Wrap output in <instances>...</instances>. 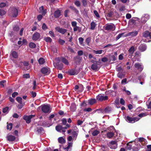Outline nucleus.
Masks as SVG:
<instances>
[{
    "instance_id": "nucleus-1",
    "label": "nucleus",
    "mask_w": 151,
    "mask_h": 151,
    "mask_svg": "<svg viewBox=\"0 0 151 151\" xmlns=\"http://www.w3.org/2000/svg\"><path fill=\"white\" fill-rule=\"evenodd\" d=\"M42 111L45 113H49L50 112L51 108L49 105H43L41 106Z\"/></svg>"
},
{
    "instance_id": "nucleus-2",
    "label": "nucleus",
    "mask_w": 151,
    "mask_h": 151,
    "mask_svg": "<svg viewBox=\"0 0 151 151\" xmlns=\"http://www.w3.org/2000/svg\"><path fill=\"white\" fill-rule=\"evenodd\" d=\"M115 28L114 25L112 23L107 24L105 25V29L107 31H114Z\"/></svg>"
},
{
    "instance_id": "nucleus-3",
    "label": "nucleus",
    "mask_w": 151,
    "mask_h": 151,
    "mask_svg": "<svg viewBox=\"0 0 151 151\" xmlns=\"http://www.w3.org/2000/svg\"><path fill=\"white\" fill-rule=\"evenodd\" d=\"M73 139L71 136H69L67 138V140L68 142H68V146L67 147L64 148V149L68 150V149H69L70 147H71L72 146L73 143L72 142L73 141Z\"/></svg>"
},
{
    "instance_id": "nucleus-4",
    "label": "nucleus",
    "mask_w": 151,
    "mask_h": 151,
    "mask_svg": "<svg viewBox=\"0 0 151 151\" xmlns=\"http://www.w3.org/2000/svg\"><path fill=\"white\" fill-rule=\"evenodd\" d=\"M41 72L44 75H47L50 73V70L49 68L45 67L41 68Z\"/></svg>"
},
{
    "instance_id": "nucleus-5",
    "label": "nucleus",
    "mask_w": 151,
    "mask_h": 151,
    "mask_svg": "<svg viewBox=\"0 0 151 151\" xmlns=\"http://www.w3.org/2000/svg\"><path fill=\"white\" fill-rule=\"evenodd\" d=\"M139 119V118L137 117H132L127 116L126 117V120L129 122L133 123L138 121Z\"/></svg>"
},
{
    "instance_id": "nucleus-6",
    "label": "nucleus",
    "mask_w": 151,
    "mask_h": 151,
    "mask_svg": "<svg viewBox=\"0 0 151 151\" xmlns=\"http://www.w3.org/2000/svg\"><path fill=\"white\" fill-rule=\"evenodd\" d=\"M117 145L116 141H111L109 142V146L111 148L115 149L117 148Z\"/></svg>"
},
{
    "instance_id": "nucleus-7",
    "label": "nucleus",
    "mask_w": 151,
    "mask_h": 151,
    "mask_svg": "<svg viewBox=\"0 0 151 151\" xmlns=\"http://www.w3.org/2000/svg\"><path fill=\"white\" fill-rule=\"evenodd\" d=\"M55 129L58 132H65V129H67V127H63L61 125H58L56 127Z\"/></svg>"
},
{
    "instance_id": "nucleus-8",
    "label": "nucleus",
    "mask_w": 151,
    "mask_h": 151,
    "mask_svg": "<svg viewBox=\"0 0 151 151\" xmlns=\"http://www.w3.org/2000/svg\"><path fill=\"white\" fill-rule=\"evenodd\" d=\"M35 116V115H31L29 116H24L23 117V119L26 121L27 123H29L31 122V119Z\"/></svg>"
},
{
    "instance_id": "nucleus-9",
    "label": "nucleus",
    "mask_w": 151,
    "mask_h": 151,
    "mask_svg": "<svg viewBox=\"0 0 151 151\" xmlns=\"http://www.w3.org/2000/svg\"><path fill=\"white\" fill-rule=\"evenodd\" d=\"M55 29L58 32L62 34H64L67 31V30L66 29L58 27H56L55 28Z\"/></svg>"
},
{
    "instance_id": "nucleus-10",
    "label": "nucleus",
    "mask_w": 151,
    "mask_h": 151,
    "mask_svg": "<svg viewBox=\"0 0 151 151\" xmlns=\"http://www.w3.org/2000/svg\"><path fill=\"white\" fill-rule=\"evenodd\" d=\"M68 72L71 75H74L77 74L79 73V71L76 69H73L69 70Z\"/></svg>"
},
{
    "instance_id": "nucleus-11",
    "label": "nucleus",
    "mask_w": 151,
    "mask_h": 151,
    "mask_svg": "<svg viewBox=\"0 0 151 151\" xmlns=\"http://www.w3.org/2000/svg\"><path fill=\"white\" fill-rule=\"evenodd\" d=\"M11 15L13 17H16L18 14V11L16 8H13L11 10Z\"/></svg>"
},
{
    "instance_id": "nucleus-12",
    "label": "nucleus",
    "mask_w": 151,
    "mask_h": 151,
    "mask_svg": "<svg viewBox=\"0 0 151 151\" xmlns=\"http://www.w3.org/2000/svg\"><path fill=\"white\" fill-rule=\"evenodd\" d=\"M146 49L147 46L145 44H142L138 47L139 50L142 52L145 51Z\"/></svg>"
},
{
    "instance_id": "nucleus-13",
    "label": "nucleus",
    "mask_w": 151,
    "mask_h": 151,
    "mask_svg": "<svg viewBox=\"0 0 151 151\" xmlns=\"http://www.w3.org/2000/svg\"><path fill=\"white\" fill-rule=\"evenodd\" d=\"M40 37V33L38 32H36L33 34L32 38L34 40H37L39 39Z\"/></svg>"
},
{
    "instance_id": "nucleus-14",
    "label": "nucleus",
    "mask_w": 151,
    "mask_h": 151,
    "mask_svg": "<svg viewBox=\"0 0 151 151\" xmlns=\"http://www.w3.org/2000/svg\"><path fill=\"white\" fill-rule=\"evenodd\" d=\"M143 35L145 38L149 37V38L151 39V32L150 33L148 31H145L143 33Z\"/></svg>"
},
{
    "instance_id": "nucleus-15",
    "label": "nucleus",
    "mask_w": 151,
    "mask_h": 151,
    "mask_svg": "<svg viewBox=\"0 0 151 151\" xmlns=\"http://www.w3.org/2000/svg\"><path fill=\"white\" fill-rule=\"evenodd\" d=\"M134 66L135 68L140 71H142L143 69V68L142 65L139 63H135L134 64Z\"/></svg>"
},
{
    "instance_id": "nucleus-16",
    "label": "nucleus",
    "mask_w": 151,
    "mask_h": 151,
    "mask_svg": "<svg viewBox=\"0 0 151 151\" xmlns=\"http://www.w3.org/2000/svg\"><path fill=\"white\" fill-rule=\"evenodd\" d=\"M97 99L99 101H102L104 100V94H100L96 96Z\"/></svg>"
},
{
    "instance_id": "nucleus-17",
    "label": "nucleus",
    "mask_w": 151,
    "mask_h": 151,
    "mask_svg": "<svg viewBox=\"0 0 151 151\" xmlns=\"http://www.w3.org/2000/svg\"><path fill=\"white\" fill-rule=\"evenodd\" d=\"M138 32L137 31H133L127 33V36H132L133 37L136 36L138 34Z\"/></svg>"
},
{
    "instance_id": "nucleus-18",
    "label": "nucleus",
    "mask_w": 151,
    "mask_h": 151,
    "mask_svg": "<svg viewBox=\"0 0 151 151\" xmlns=\"http://www.w3.org/2000/svg\"><path fill=\"white\" fill-rule=\"evenodd\" d=\"M89 132H92V134L93 136H96L99 133V132L98 130H93V128H92Z\"/></svg>"
},
{
    "instance_id": "nucleus-19",
    "label": "nucleus",
    "mask_w": 151,
    "mask_h": 151,
    "mask_svg": "<svg viewBox=\"0 0 151 151\" xmlns=\"http://www.w3.org/2000/svg\"><path fill=\"white\" fill-rule=\"evenodd\" d=\"M7 140L10 141H13L15 139V137L12 135H9L7 137Z\"/></svg>"
},
{
    "instance_id": "nucleus-20",
    "label": "nucleus",
    "mask_w": 151,
    "mask_h": 151,
    "mask_svg": "<svg viewBox=\"0 0 151 151\" xmlns=\"http://www.w3.org/2000/svg\"><path fill=\"white\" fill-rule=\"evenodd\" d=\"M76 109V105L74 103H72L71 104L70 107V110L73 112L75 111Z\"/></svg>"
},
{
    "instance_id": "nucleus-21",
    "label": "nucleus",
    "mask_w": 151,
    "mask_h": 151,
    "mask_svg": "<svg viewBox=\"0 0 151 151\" xmlns=\"http://www.w3.org/2000/svg\"><path fill=\"white\" fill-rule=\"evenodd\" d=\"M58 140L59 142L61 144H64L65 142V140L63 137H59L58 139Z\"/></svg>"
},
{
    "instance_id": "nucleus-22",
    "label": "nucleus",
    "mask_w": 151,
    "mask_h": 151,
    "mask_svg": "<svg viewBox=\"0 0 151 151\" xmlns=\"http://www.w3.org/2000/svg\"><path fill=\"white\" fill-rule=\"evenodd\" d=\"M61 15V12L59 10L55 11L54 13V16L56 18L59 17Z\"/></svg>"
},
{
    "instance_id": "nucleus-23",
    "label": "nucleus",
    "mask_w": 151,
    "mask_h": 151,
    "mask_svg": "<svg viewBox=\"0 0 151 151\" xmlns=\"http://www.w3.org/2000/svg\"><path fill=\"white\" fill-rule=\"evenodd\" d=\"M39 12L42 13L43 15H45L46 13V10H44L43 7L41 6L39 8Z\"/></svg>"
},
{
    "instance_id": "nucleus-24",
    "label": "nucleus",
    "mask_w": 151,
    "mask_h": 151,
    "mask_svg": "<svg viewBox=\"0 0 151 151\" xmlns=\"http://www.w3.org/2000/svg\"><path fill=\"white\" fill-rule=\"evenodd\" d=\"M148 19V16H147V17H142L141 19V22L142 23L144 24L147 21Z\"/></svg>"
},
{
    "instance_id": "nucleus-25",
    "label": "nucleus",
    "mask_w": 151,
    "mask_h": 151,
    "mask_svg": "<svg viewBox=\"0 0 151 151\" xmlns=\"http://www.w3.org/2000/svg\"><path fill=\"white\" fill-rule=\"evenodd\" d=\"M96 102L95 99H91L88 100V103L90 105H92Z\"/></svg>"
},
{
    "instance_id": "nucleus-26",
    "label": "nucleus",
    "mask_w": 151,
    "mask_h": 151,
    "mask_svg": "<svg viewBox=\"0 0 151 151\" xmlns=\"http://www.w3.org/2000/svg\"><path fill=\"white\" fill-rule=\"evenodd\" d=\"M97 64L96 63V64H92L91 67V68L93 70H98L99 68Z\"/></svg>"
},
{
    "instance_id": "nucleus-27",
    "label": "nucleus",
    "mask_w": 151,
    "mask_h": 151,
    "mask_svg": "<svg viewBox=\"0 0 151 151\" xmlns=\"http://www.w3.org/2000/svg\"><path fill=\"white\" fill-rule=\"evenodd\" d=\"M131 55L133 54L135 51L134 47L133 46H131L128 50Z\"/></svg>"
},
{
    "instance_id": "nucleus-28",
    "label": "nucleus",
    "mask_w": 151,
    "mask_h": 151,
    "mask_svg": "<svg viewBox=\"0 0 151 151\" xmlns=\"http://www.w3.org/2000/svg\"><path fill=\"white\" fill-rule=\"evenodd\" d=\"M11 54L12 57L14 58H16L18 57V55L17 53L15 51H12L11 52Z\"/></svg>"
},
{
    "instance_id": "nucleus-29",
    "label": "nucleus",
    "mask_w": 151,
    "mask_h": 151,
    "mask_svg": "<svg viewBox=\"0 0 151 151\" xmlns=\"http://www.w3.org/2000/svg\"><path fill=\"white\" fill-rule=\"evenodd\" d=\"M111 107L108 106L104 109V112L109 113L111 111Z\"/></svg>"
},
{
    "instance_id": "nucleus-30",
    "label": "nucleus",
    "mask_w": 151,
    "mask_h": 151,
    "mask_svg": "<svg viewBox=\"0 0 151 151\" xmlns=\"http://www.w3.org/2000/svg\"><path fill=\"white\" fill-rule=\"evenodd\" d=\"M114 133L112 132H108L107 134V137L109 138H111L112 137L114 136Z\"/></svg>"
},
{
    "instance_id": "nucleus-31",
    "label": "nucleus",
    "mask_w": 151,
    "mask_h": 151,
    "mask_svg": "<svg viewBox=\"0 0 151 151\" xmlns=\"http://www.w3.org/2000/svg\"><path fill=\"white\" fill-rule=\"evenodd\" d=\"M72 135L73 136V138L75 139H76V138L78 136V133L76 131H73L72 132Z\"/></svg>"
},
{
    "instance_id": "nucleus-32",
    "label": "nucleus",
    "mask_w": 151,
    "mask_h": 151,
    "mask_svg": "<svg viewBox=\"0 0 151 151\" xmlns=\"http://www.w3.org/2000/svg\"><path fill=\"white\" fill-rule=\"evenodd\" d=\"M38 62L40 64H42L45 62V60L42 58H40L38 60Z\"/></svg>"
},
{
    "instance_id": "nucleus-33",
    "label": "nucleus",
    "mask_w": 151,
    "mask_h": 151,
    "mask_svg": "<svg viewBox=\"0 0 151 151\" xmlns=\"http://www.w3.org/2000/svg\"><path fill=\"white\" fill-rule=\"evenodd\" d=\"M103 50H93V52L96 54H101L102 53Z\"/></svg>"
},
{
    "instance_id": "nucleus-34",
    "label": "nucleus",
    "mask_w": 151,
    "mask_h": 151,
    "mask_svg": "<svg viewBox=\"0 0 151 151\" xmlns=\"http://www.w3.org/2000/svg\"><path fill=\"white\" fill-rule=\"evenodd\" d=\"M112 12H110L108 13H106L105 15V16L106 17V18L107 20H108V19L107 18V17L111 18L112 17Z\"/></svg>"
},
{
    "instance_id": "nucleus-35",
    "label": "nucleus",
    "mask_w": 151,
    "mask_h": 151,
    "mask_svg": "<svg viewBox=\"0 0 151 151\" xmlns=\"http://www.w3.org/2000/svg\"><path fill=\"white\" fill-rule=\"evenodd\" d=\"M29 46L30 47L32 48H34L36 47V45L34 43L31 42L29 43Z\"/></svg>"
},
{
    "instance_id": "nucleus-36",
    "label": "nucleus",
    "mask_w": 151,
    "mask_h": 151,
    "mask_svg": "<svg viewBox=\"0 0 151 151\" xmlns=\"http://www.w3.org/2000/svg\"><path fill=\"white\" fill-rule=\"evenodd\" d=\"M138 20H136L134 19H133V18L132 19L130 20V22L131 23H132V24H134V25H137L136 24L138 22Z\"/></svg>"
},
{
    "instance_id": "nucleus-37",
    "label": "nucleus",
    "mask_w": 151,
    "mask_h": 151,
    "mask_svg": "<svg viewBox=\"0 0 151 151\" xmlns=\"http://www.w3.org/2000/svg\"><path fill=\"white\" fill-rule=\"evenodd\" d=\"M44 40L47 42H51L52 41V39L49 37H44Z\"/></svg>"
},
{
    "instance_id": "nucleus-38",
    "label": "nucleus",
    "mask_w": 151,
    "mask_h": 151,
    "mask_svg": "<svg viewBox=\"0 0 151 151\" xmlns=\"http://www.w3.org/2000/svg\"><path fill=\"white\" fill-rule=\"evenodd\" d=\"M62 61L66 65H68V60L65 58H62Z\"/></svg>"
},
{
    "instance_id": "nucleus-39",
    "label": "nucleus",
    "mask_w": 151,
    "mask_h": 151,
    "mask_svg": "<svg viewBox=\"0 0 151 151\" xmlns=\"http://www.w3.org/2000/svg\"><path fill=\"white\" fill-rule=\"evenodd\" d=\"M16 100L20 104H22V98L21 97H18L16 99Z\"/></svg>"
},
{
    "instance_id": "nucleus-40",
    "label": "nucleus",
    "mask_w": 151,
    "mask_h": 151,
    "mask_svg": "<svg viewBox=\"0 0 151 151\" xmlns=\"http://www.w3.org/2000/svg\"><path fill=\"white\" fill-rule=\"evenodd\" d=\"M6 13V12L5 10L0 9V16H2Z\"/></svg>"
},
{
    "instance_id": "nucleus-41",
    "label": "nucleus",
    "mask_w": 151,
    "mask_h": 151,
    "mask_svg": "<svg viewBox=\"0 0 151 151\" xmlns=\"http://www.w3.org/2000/svg\"><path fill=\"white\" fill-rule=\"evenodd\" d=\"M91 29L93 30L95 27L96 25L95 22H92L91 24Z\"/></svg>"
},
{
    "instance_id": "nucleus-42",
    "label": "nucleus",
    "mask_w": 151,
    "mask_h": 151,
    "mask_svg": "<svg viewBox=\"0 0 151 151\" xmlns=\"http://www.w3.org/2000/svg\"><path fill=\"white\" fill-rule=\"evenodd\" d=\"M12 127V123H10L9 124L7 125V129L11 130Z\"/></svg>"
},
{
    "instance_id": "nucleus-43",
    "label": "nucleus",
    "mask_w": 151,
    "mask_h": 151,
    "mask_svg": "<svg viewBox=\"0 0 151 151\" xmlns=\"http://www.w3.org/2000/svg\"><path fill=\"white\" fill-rule=\"evenodd\" d=\"M132 145H131L127 143L126 147V149L127 150H130L132 149Z\"/></svg>"
},
{
    "instance_id": "nucleus-44",
    "label": "nucleus",
    "mask_w": 151,
    "mask_h": 151,
    "mask_svg": "<svg viewBox=\"0 0 151 151\" xmlns=\"http://www.w3.org/2000/svg\"><path fill=\"white\" fill-rule=\"evenodd\" d=\"M74 4L78 7H80L81 6V2L77 0L75 2Z\"/></svg>"
},
{
    "instance_id": "nucleus-45",
    "label": "nucleus",
    "mask_w": 151,
    "mask_h": 151,
    "mask_svg": "<svg viewBox=\"0 0 151 151\" xmlns=\"http://www.w3.org/2000/svg\"><path fill=\"white\" fill-rule=\"evenodd\" d=\"M83 5L84 6H86L87 5V0H82Z\"/></svg>"
},
{
    "instance_id": "nucleus-46",
    "label": "nucleus",
    "mask_w": 151,
    "mask_h": 151,
    "mask_svg": "<svg viewBox=\"0 0 151 151\" xmlns=\"http://www.w3.org/2000/svg\"><path fill=\"white\" fill-rule=\"evenodd\" d=\"M97 111V112L99 113H102L103 112V110L101 109H97L96 110H95L93 112V113H94L96 112Z\"/></svg>"
},
{
    "instance_id": "nucleus-47",
    "label": "nucleus",
    "mask_w": 151,
    "mask_h": 151,
    "mask_svg": "<svg viewBox=\"0 0 151 151\" xmlns=\"http://www.w3.org/2000/svg\"><path fill=\"white\" fill-rule=\"evenodd\" d=\"M58 42L61 45H63L65 43V41L63 40L60 39L59 40Z\"/></svg>"
},
{
    "instance_id": "nucleus-48",
    "label": "nucleus",
    "mask_w": 151,
    "mask_h": 151,
    "mask_svg": "<svg viewBox=\"0 0 151 151\" xmlns=\"http://www.w3.org/2000/svg\"><path fill=\"white\" fill-rule=\"evenodd\" d=\"M120 102L122 105H125V101L123 98L120 99Z\"/></svg>"
},
{
    "instance_id": "nucleus-49",
    "label": "nucleus",
    "mask_w": 151,
    "mask_h": 151,
    "mask_svg": "<svg viewBox=\"0 0 151 151\" xmlns=\"http://www.w3.org/2000/svg\"><path fill=\"white\" fill-rule=\"evenodd\" d=\"M9 108L8 107H6L4 108L3 110V112L4 113L6 114L7 113Z\"/></svg>"
},
{
    "instance_id": "nucleus-50",
    "label": "nucleus",
    "mask_w": 151,
    "mask_h": 151,
    "mask_svg": "<svg viewBox=\"0 0 151 151\" xmlns=\"http://www.w3.org/2000/svg\"><path fill=\"white\" fill-rule=\"evenodd\" d=\"M37 131L39 133H41L43 132V129L41 127H40V128H37Z\"/></svg>"
},
{
    "instance_id": "nucleus-51",
    "label": "nucleus",
    "mask_w": 151,
    "mask_h": 151,
    "mask_svg": "<svg viewBox=\"0 0 151 151\" xmlns=\"http://www.w3.org/2000/svg\"><path fill=\"white\" fill-rule=\"evenodd\" d=\"M52 50L54 52H56L57 51V48L55 46H52Z\"/></svg>"
},
{
    "instance_id": "nucleus-52",
    "label": "nucleus",
    "mask_w": 151,
    "mask_h": 151,
    "mask_svg": "<svg viewBox=\"0 0 151 151\" xmlns=\"http://www.w3.org/2000/svg\"><path fill=\"white\" fill-rule=\"evenodd\" d=\"M147 115V114L146 113H142L139 114L138 116L139 117H142L144 116H145Z\"/></svg>"
},
{
    "instance_id": "nucleus-53",
    "label": "nucleus",
    "mask_w": 151,
    "mask_h": 151,
    "mask_svg": "<svg viewBox=\"0 0 151 151\" xmlns=\"http://www.w3.org/2000/svg\"><path fill=\"white\" fill-rule=\"evenodd\" d=\"M5 81H0V87H4V83L5 82Z\"/></svg>"
},
{
    "instance_id": "nucleus-54",
    "label": "nucleus",
    "mask_w": 151,
    "mask_h": 151,
    "mask_svg": "<svg viewBox=\"0 0 151 151\" xmlns=\"http://www.w3.org/2000/svg\"><path fill=\"white\" fill-rule=\"evenodd\" d=\"M110 60H112L113 61H115L116 60V57L114 55H112L110 56Z\"/></svg>"
},
{
    "instance_id": "nucleus-55",
    "label": "nucleus",
    "mask_w": 151,
    "mask_h": 151,
    "mask_svg": "<svg viewBox=\"0 0 151 151\" xmlns=\"http://www.w3.org/2000/svg\"><path fill=\"white\" fill-rule=\"evenodd\" d=\"M91 38L90 37H88L86 39V42L87 44L88 45H89V43L91 42Z\"/></svg>"
},
{
    "instance_id": "nucleus-56",
    "label": "nucleus",
    "mask_w": 151,
    "mask_h": 151,
    "mask_svg": "<svg viewBox=\"0 0 151 151\" xmlns=\"http://www.w3.org/2000/svg\"><path fill=\"white\" fill-rule=\"evenodd\" d=\"M78 40L80 44L81 45L82 44L83 41V39L82 37H79L78 38Z\"/></svg>"
},
{
    "instance_id": "nucleus-57",
    "label": "nucleus",
    "mask_w": 151,
    "mask_h": 151,
    "mask_svg": "<svg viewBox=\"0 0 151 151\" xmlns=\"http://www.w3.org/2000/svg\"><path fill=\"white\" fill-rule=\"evenodd\" d=\"M94 14L96 16L97 18H99V17H100L99 15V13H98V12H97V11L94 10Z\"/></svg>"
},
{
    "instance_id": "nucleus-58",
    "label": "nucleus",
    "mask_w": 151,
    "mask_h": 151,
    "mask_svg": "<svg viewBox=\"0 0 151 151\" xmlns=\"http://www.w3.org/2000/svg\"><path fill=\"white\" fill-rule=\"evenodd\" d=\"M141 55L140 52L139 51L136 52L135 53V56H137V57L140 56Z\"/></svg>"
},
{
    "instance_id": "nucleus-59",
    "label": "nucleus",
    "mask_w": 151,
    "mask_h": 151,
    "mask_svg": "<svg viewBox=\"0 0 151 151\" xmlns=\"http://www.w3.org/2000/svg\"><path fill=\"white\" fill-rule=\"evenodd\" d=\"M84 111L86 112H90L92 110V109L90 108H88L84 109Z\"/></svg>"
},
{
    "instance_id": "nucleus-60",
    "label": "nucleus",
    "mask_w": 151,
    "mask_h": 151,
    "mask_svg": "<svg viewBox=\"0 0 151 151\" xmlns=\"http://www.w3.org/2000/svg\"><path fill=\"white\" fill-rule=\"evenodd\" d=\"M30 77L29 75L28 74H26L23 75V77L24 78H27Z\"/></svg>"
},
{
    "instance_id": "nucleus-61",
    "label": "nucleus",
    "mask_w": 151,
    "mask_h": 151,
    "mask_svg": "<svg viewBox=\"0 0 151 151\" xmlns=\"http://www.w3.org/2000/svg\"><path fill=\"white\" fill-rule=\"evenodd\" d=\"M49 33L51 37H55V35L54 34L53 32L52 31H49Z\"/></svg>"
},
{
    "instance_id": "nucleus-62",
    "label": "nucleus",
    "mask_w": 151,
    "mask_h": 151,
    "mask_svg": "<svg viewBox=\"0 0 151 151\" xmlns=\"http://www.w3.org/2000/svg\"><path fill=\"white\" fill-rule=\"evenodd\" d=\"M62 124L63 125H65L66 124L67 122V120L66 119H62Z\"/></svg>"
},
{
    "instance_id": "nucleus-63",
    "label": "nucleus",
    "mask_w": 151,
    "mask_h": 151,
    "mask_svg": "<svg viewBox=\"0 0 151 151\" xmlns=\"http://www.w3.org/2000/svg\"><path fill=\"white\" fill-rule=\"evenodd\" d=\"M131 17V15L130 14L127 13L126 15V18L128 19H130Z\"/></svg>"
},
{
    "instance_id": "nucleus-64",
    "label": "nucleus",
    "mask_w": 151,
    "mask_h": 151,
    "mask_svg": "<svg viewBox=\"0 0 151 151\" xmlns=\"http://www.w3.org/2000/svg\"><path fill=\"white\" fill-rule=\"evenodd\" d=\"M147 151H151V145H148L147 146Z\"/></svg>"
}]
</instances>
